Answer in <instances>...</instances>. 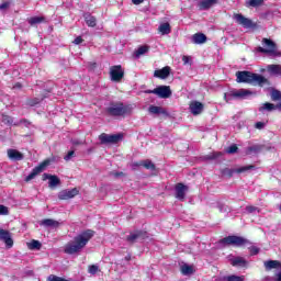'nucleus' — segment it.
I'll list each match as a JSON object with an SVG mask.
<instances>
[{"instance_id":"nucleus-5","label":"nucleus","mask_w":281,"mask_h":281,"mask_svg":"<svg viewBox=\"0 0 281 281\" xmlns=\"http://www.w3.org/2000/svg\"><path fill=\"white\" fill-rule=\"evenodd\" d=\"M262 45L266 47H257L256 52L259 54H268V56H272V58H278L281 56L280 50H278V46L274 44L273 41L269 38H263L262 40Z\"/></svg>"},{"instance_id":"nucleus-2","label":"nucleus","mask_w":281,"mask_h":281,"mask_svg":"<svg viewBox=\"0 0 281 281\" xmlns=\"http://www.w3.org/2000/svg\"><path fill=\"white\" fill-rule=\"evenodd\" d=\"M237 82H247L248 85H258V87H265L269 83V80L261 75L249 72V71H238L236 74Z\"/></svg>"},{"instance_id":"nucleus-1","label":"nucleus","mask_w":281,"mask_h":281,"mask_svg":"<svg viewBox=\"0 0 281 281\" xmlns=\"http://www.w3.org/2000/svg\"><path fill=\"white\" fill-rule=\"evenodd\" d=\"M95 232L88 229L80 234H78L76 237H74L72 240L68 241L65 247L64 251L65 254H68V256H74V254H80V250L83 247H87V244L91 238H93Z\"/></svg>"},{"instance_id":"nucleus-28","label":"nucleus","mask_w":281,"mask_h":281,"mask_svg":"<svg viewBox=\"0 0 281 281\" xmlns=\"http://www.w3.org/2000/svg\"><path fill=\"white\" fill-rule=\"evenodd\" d=\"M231 263L233 267H246L247 266V260L243 257H235L231 259Z\"/></svg>"},{"instance_id":"nucleus-30","label":"nucleus","mask_w":281,"mask_h":281,"mask_svg":"<svg viewBox=\"0 0 281 281\" xmlns=\"http://www.w3.org/2000/svg\"><path fill=\"white\" fill-rule=\"evenodd\" d=\"M262 150V146L254 145L246 149V155H258Z\"/></svg>"},{"instance_id":"nucleus-43","label":"nucleus","mask_w":281,"mask_h":281,"mask_svg":"<svg viewBox=\"0 0 281 281\" xmlns=\"http://www.w3.org/2000/svg\"><path fill=\"white\" fill-rule=\"evenodd\" d=\"M8 214V206L0 204V216H7Z\"/></svg>"},{"instance_id":"nucleus-18","label":"nucleus","mask_w":281,"mask_h":281,"mask_svg":"<svg viewBox=\"0 0 281 281\" xmlns=\"http://www.w3.org/2000/svg\"><path fill=\"white\" fill-rule=\"evenodd\" d=\"M7 155L11 161H23V154L16 149H8Z\"/></svg>"},{"instance_id":"nucleus-47","label":"nucleus","mask_w":281,"mask_h":281,"mask_svg":"<svg viewBox=\"0 0 281 281\" xmlns=\"http://www.w3.org/2000/svg\"><path fill=\"white\" fill-rule=\"evenodd\" d=\"M74 155H75L74 150L69 151V153L64 157L65 161H69V159H71V157H74Z\"/></svg>"},{"instance_id":"nucleus-9","label":"nucleus","mask_w":281,"mask_h":281,"mask_svg":"<svg viewBox=\"0 0 281 281\" xmlns=\"http://www.w3.org/2000/svg\"><path fill=\"white\" fill-rule=\"evenodd\" d=\"M233 19L234 21H236V23H238V25H241L243 27H246V29L254 27V22L250 19L245 18V15L240 13L234 14Z\"/></svg>"},{"instance_id":"nucleus-10","label":"nucleus","mask_w":281,"mask_h":281,"mask_svg":"<svg viewBox=\"0 0 281 281\" xmlns=\"http://www.w3.org/2000/svg\"><path fill=\"white\" fill-rule=\"evenodd\" d=\"M80 191L77 188L74 189H66L58 193V199L60 201H67L69 199H74V196H78Z\"/></svg>"},{"instance_id":"nucleus-21","label":"nucleus","mask_w":281,"mask_h":281,"mask_svg":"<svg viewBox=\"0 0 281 281\" xmlns=\"http://www.w3.org/2000/svg\"><path fill=\"white\" fill-rule=\"evenodd\" d=\"M142 166L147 170H155V164H153L150 160H140L132 164V168H139Z\"/></svg>"},{"instance_id":"nucleus-52","label":"nucleus","mask_w":281,"mask_h":281,"mask_svg":"<svg viewBox=\"0 0 281 281\" xmlns=\"http://www.w3.org/2000/svg\"><path fill=\"white\" fill-rule=\"evenodd\" d=\"M280 111L281 113V102L274 105V111Z\"/></svg>"},{"instance_id":"nucleus-50","label":"nucleus","mask_w":281,"mask_h":281,"mask_svg":"<svg viewBox=\"0 0 281 281\" xmlns=\"http://www.w3.org/2000/svg\"><path fill=\"white\" fill-rule=\"evenodd\" d=\"M182 63H183L184 65H188V63H190V57L183 56V57H182Z\"/></svg>"},{"instance_id":"nucleus-25","label":"nucleus","mask_w":281,"mask_h":281,"mask_svg":"<svg viewBox=\"0 0 281 281\" xmlns=\"http://www.w3.org/2000/svg\"><path fill=\"white\" fill-rule=\"evenodd\" d=\"M267 71L268 74H271V76H281V65H268Z\"/></svg>"},{"instance_id":"nucleus-44","label":"nucleus","mask_w":281,"mask_h":281,"mask_svg":"<svg viewBox=\"0 0 281 281\" xmlns=\"http://www.w3.org/2000/svg\"><path fill=\"white\" fill-rule=\"evenodd\" d=\"M246 212H248V214H254V212H260V211L256 206H246Z\"/></svg>"},{"instance_id":"nucleus-6","label":"nucleus","mask_w":281,"mask_h":281,"mask_svg":"<svg viewBox=\"0 0 281 281\" xmlns=\"http://www.w3.org/2000/svg\"><path fill=\"white\" fill-rule=\"evenodd\" d=\"M248 240L240 236H227L220 240V245L225 247V245H233L234 247H243V245H247Z\"/></svg>"},{"instance_id":"nucleus-37","label":"nucleus","mask_w":281,"mask_h":281,"mask_svg":"<svg viewBox=\"0 0 281 281\" xmlns=\"http://www.w3.org/2000/svg\"><path fill=\"white\" fill-rule=\"evenodd\" d=\"M225 281H245V277H238V276H228V277H224Z\"/></svg>"},{"instance_id":"nucleus-57","label":"nucleus","mask_w":281,"mask_h":281,"mask_svg":"<svg viewBox=\"0 0 281 281\" xmlns=\"http://www.w3.org/2000/svg\"><path fill=\"white\" fill-rule=\"evenodd\" d=\"M145 93H154L155 94V90H145Z\"/></svg>"},{"instance_id":"nucleus-55","label":"nucleus","mask_w":281,"mask_h":281,"mask_svg":"<svg viewBox=\"0 0 281 281\" xmlns=\"http://www.w3.org/2000/svg\"><path fill=\"white\" fill-rule=\"evenodd\" d=\"M21 83H15L14 86H13V89H21Z\"/></svg>"},{"instance_id":"nucleus-19","label":"nucleus","mask_w":281,"mask_h":281,"mask_svg":"<svg viewBox=\"0 0 281 281\" xmlns=\"http://www.w3.org/2000/svg\"><path fill=\"white\" fill-rule=\"evenodd\" d=\"M188 191V187L183 183H178L176 186V199L179 201H183L186 199V192Z\"/></svg>"},{"instance_id":"nucleus-20","label":"nucleus","mask_w":281,"mask_h":281,"mask_svg":"<svg viewBox=\"0 0 281 281\" xmlns=\"http://www.w3.org/2000/svg\"><path fill=\"white\" fill-rule=\"evenodd\" d=\"M218 3V0H200L198 2L199 10H210V8H214Z\"/></svg>"},{"instance_id":"nucleus-27","label":"nucleus","mask_w":281,"mask_h":281,"mask_svg":"<svg viewBox=\"0 0 281 281\" xmlns=\"http://www.w3.org/2000/svg\"><path fill=\"white\" fill-rule=\"evenodd\" d=\"M180 271H181L182 276H192V273H194V266L183 263L180 267Z\"/></svg>"},{"instance_id":"nucleus-16","label":"nucleus","mask_w":281,"mask_h":281,"mask_svg":"<svg viewBox=\"0 0 281 281\" xmlns=\"http://www.w3.org/2000/svg\"><path fill=\"white\" fill-rule=\"evenodd\" d=\"M48 179V187L49 188H56V186H60V178L57 176H52L49 173L43 175V181H47Z\"/></svg>"},{"instance_id":"nucleus-22","label":"nucleus","mask_w":281,"mask_h":281,"mask_svg":"<svg viewBox=\"0 0 281 281\" xmlns=\"http://www.w3.org/2000/svg\"><path fill=\"white\" fill-rule=\"evenodd\" d=\"M168 76H170V67H164L161 69L155 70L154 72V77L155 78H160L161 80H166V78H168Z\"/></svg>"},{"instance_id":"nucleus-17","label":"nucleus","mask_w":281,"mask_h":281,"mask_svg":"<svg viewBox=\"0 0 281 281\" xmlns=\"http://www.w3.org/2000/svg\"><path fill=\"white\" fill-rule=\"evenodd\" d=\"M192 115H201L203 113V103L199 101H192L189 105Z\"/></svg>"},{"instance_id":"nucleus-35","label":"nucleus","mask_w":281,"mask_h":281,"mask_svg":"<svg viewBox=\"0 0 281 281\" xmlns=\"http://www.w3.org/2000/svg\"><path fill=\"white\" fill-rule=\"evenodd\" d=\"M85 19H86V23L89 27H95V18L94 16L88 14L85 16Z\"/></svg>"},{"instance_id":"nucleus-11","label":"nucleus","mask_w":281,"mask_h":281,"mask_svg":"<svg viewBox=\"0 0 281 281\" xmlns=\"http://www.w3.org/2000/svg\"><path fill=\"white\" fill-rule=\"evenodd\" d=\"M46 166H49V160H44L42 164L35 167L32 172L25 178V181H32V179H35L37 175H41V172L45 170Z\"/></svg>"},{"instance_id":"nucleus-46","label":"nucleus","mask_w":281,"mask_h":281,"mask_svg":"<svg viewBox=\"0 0 281 281\" xmlns=\"http://www.w3.org/2000/svg\"><path fill=\"white\" fill-rule=\"evenodd\" d=\"M265 122H257L255 124V128H258V131H262V128H265Z\"/></svg>"},{"instance_id":"nucleus-58","label":"nucleus","mask_w":281,"mask_h":281,"mask_svg":"<svg viewBox=\"0 0 281 281\" xmlns=\"http://www.w3.org/2000/svg\"><path fill=\"white\" fill-rule=\"evenodd\" d=\"M34 104H38V101H35L33 103H30L31 106H34Z\"/></svg>"},{"instance_id":"nucleus-29","label":"nucleus","mask_w":281,"mask_h":281,"mask_svg":"<svg viewBox=\"0 0 281 281\" xmlns=\"http://www.w3.org/2000/svg\"><path fill=\"white\" fill-rule=\"evenodd\" d=\"M158 32H160V34L162 36H166V34H170L171 29H170V23L166 22L159 25L158 27Z\"/></svg>"},{"instance_id":"nucleus-33","label":"nucleus","mask_w":281,"mask_h":281,"mask_svg":"<svg viewBox=\"0 0 281 281\" xmlns=\"http://www.w3.org/2000/svg\"><path fill=\"white\" fill-rule=\"evenodd\" d=\"M259 111L262 113V111H276V104L266 102L262 104V106L259 108Z\"/></svg>"},{"instance_id":"nucleus-45","label":"nucleus","mask_w":281,"mask_h":281,"mask_svg":"<svg viewBox=\"0 0 281 281\" xmlns=\"http://www.w3.org/2000/svg\"><path fill=\"white\" fill-rule=\"evenodd\" d=\"M249 249H250L251 256H257V254H259V251H260V248H258L256 246H251Z\"/></svg>"},{"instance_id":"nucleus-4","label":"nucleus","mask_w":281,"mask_h":281,"mask_svg":"<svg viewBox=\"0 0 281 281\" xmlns=\"http://www.w3.org/2000/svg\"><path fill=\"white\" fill-rule=\"evenodd\" d=\"M106 113L112 117H124V115H131V113H133V108L122 102L111 103L110 106L106 108Z\"/></svg>"},{"instance_id":"nucleus-56","label":"nucleus","mask_w":281,"mask_h":281,"mask_svg":"<svg viewBox=\"0 0 281 281\" xmlns=\"http://www.w3.org/2000/svg\"><path fill=\"white\" fill-rule=\"evenodd\" d=\"M277 281H281V272L277 273Z\"/></svg>"},{"instance_id":"nucleus-36","label":"nucleus","mask_w":281,"mask_h":281,"mask_svg":"<svg viewBox=\"0 0 281 281\" xmlns=\"http://www.w3.org/2000/svg\"><path fill=\"white\" fill-rule=\"evenodd\" d=\"M147 52H148V46L138 47V49L135 53L136 58H139V56H144V54H147Z\"/></svg>"},{"instance_id":"nucleus-38","label":"nucleus","mask_w":281,"mask_h":281,"mask_svg":"<svg viewBox=\"0 0 281 281\" xmlns=\"http://www.w3.org/2000/svg\"><path fill=\"white\" fill-rule=\"evenodd\" d=\"M27 246L29 249H41V241L33 239Z\"/></svg>"},{"instance_id":"nucleus-31","label":"nucleus","mask_w":281,"mask_h":281,"mask_svg":"<svg viewBox=\"0 0 281 281\" xmlns=\"http://www.w3.org/2000/svg\"><path fill=\"white\" fill-rule=\"evenodd\" d=\"M266 269H281V263L278 260H269L265 262Z\"/></svg>"},{"instance_id":"nucleus-39","label":"nucleus","mask_w":281,"mask_h":281,"mask_svg":"<svg viewBox=\"0 0 281 281\" xmlns=\"http://www.w3.org/2000/svg\"><path fill=\"white\" fill-rule=\"evenodd\" d=\"M271 100H273V102L281 100V93L278 90H273L271 92Z\"/></svg>"},{"instance_id":"nucleus-7","label":"nucleus","mask_w":281,"mask_h":281,"mask_svg":"<svg viewBox=\"0 0 281 281\" xmlns=\"http://www.w3.org/2000/svg\"><path fill=\"white\" fill-rule=\"evenodd\" d=\"M110 78L112 82H120L124 78V69L121 65L112 66L110 68Z\"/></svg>"},{"instance_id":"nucleus-32","label":"nucleus","mask_w":281,"mask_h":281,"mask_svg":"<svg viewBox=\"0 0 281 281\" xmlns=\"http://www.w3.org/2000/svg\"><path fill=\"white\" fill-rule=\"evenodd\" d=\"M265 3V0H248L246 1V8H260Z\"/></svg>"},{"instance_id":"nucleus-15","label":"nucleus","mask_w":281,"mask_h":281,"mask_svg":"<svg viewBox=\"0 0 281 281\" xmlns=\"http://www.w3.org/2000/svg\"><path fill=\"white\" fill-rule=\"evenodd\" d=\"M146 238V232L136 231L131 233L130 236L126 237L127 243H137V240H144Z\"/></svg>"},{"instance_id":"nucleus-51","label":"nucleus","mask_w":281,"mask_h":281,"mask_svg":"<svg viewBox=\"0 0 281 281\" xmlns=\"http://www.w3.org/2000/svg\"><path fill=\"white\" fill-rule=\"evenodd\" d=\"M144 0H132V3H134V5H139Z\"/></svg>"},{"instance_id":"nucleus-23","label":"nucleus","mask_w":281,"mask_h":281,"mask_svg":"<svg viewBox=\"0 0 281 281\" xmlns=\"http://www.w3.org/2000/svg\"><path fill=\"white\" fill-rule=\"evenodd\" d=\"M148 111L151 115H168V112L164 108L157 105L149 106Z\"/></svg>"},{"instance_id":"nucleus-54","label":"nucleus","mask_w":281,"mask_h":281,"mask_svg":"<svg viewBox=\"0 0 281 281\" xmlns=\"http://www.w3.org/2000/svg\"><path fill=\"white\" fill-rule=\"evenodd\" d=\"M216 157L218 156H216V154H213L212 156H207L206 159H216Z\"/></svg>"},{"instance_id":"nucleus-53","label":"nucleus","mask_w":281,"mask_h":281,"mask_svg":"<svg viewBox=\"0 0 281 281\" xmlns=\"http://www.w3.org/2000/svg\"><path fill=\"white\" fill-rule=\"evenodd\" d=\"M218 210H220V212H226L227 211V210H225V205H223V204L218 205Z\"/></svg>"},{"instance_id":"nucleus-8","label":"nucleus","mask_w":281,"mask_h":281,"mask_svg":"<svg viewBox=\"0 0 281 281\" xmlns=\"http://www.w3.org/2000/svg\"><path fill=\"white\" fill-rule=\"evenodd\" d=\"M99 139L101 144H117L122 139V134L109 135L103 133L99 136Z\"/></svg>"},{"instance_id":"nucleus-42","label":"nucleus","mask_w":281,"mask_h":281,"mask_svg":"<svg viewBox=\"0 0 281 281\" xmlns=\"http://www.w3.org/2000/svg\"><path fill=\"white\" fill-rule=\"evenodd\" d=\"M98 271H99L98 266L92 265L89 267V273H91V276H95L98 273Z\"/></svg>"},{"instance_id":"nucleus-59","label":"nucleus","mask_w":281,"mask_h":281,"mask_svg":"<svg viewBox=\"0 0 281 281\" xmlns=\"http://www.w3.org/2000/svg\"><path fill=\"white\" fill-rule=\"evenodd\" d=\"M115 177H122V172L121 173H115Z\"/></svg>"},{"instance_id":"nucleus-14","label":"nucleus","mask_w":281,"mask_h":281,"mask_svg":"<svg viewBox=\"0 0 281 281\" xmlns=\"http://www.w3.org/2000/svg\"><path fill=\"white\" fill-rule=\"evenodd\" d=\"M0 240H2V243H4V245H7L9 249L14 245V240H12V235L3 228H0Z\"/></svg>"},{"instance_id":"nucleus-3","label":"nucleus","mask_w":281,"mask_h":281,"mask_svg":"<svg viewBox=\"0 0 281 281\" xmlns=\"http://www.w3.org/2000/svg\"><path fill=\"white\" fill-rule=\"evenodd\" d=\"M254 95H256V91L249 89H233L224 94V100L226 102H232V100H249Z\"/></svg>"},{"instance_id":"nucleus-48","label":"nucleus","mask_w":281,"mask_h":281,"mask_svg":"<svg viewBox=\"0 0 281 281\" xmlns=\"http://www.w3.org/2000/svg\"><path fill=\"white\" fill-rule=\"evenodd\" d=\"M82 41H83L82 37L78 36L75 38L74 43H75V45H80V43H82Z\"/></svg>"},{"instance_id":"nucleus-24","label":"nucleus","mask_w":281,"mask_h":281,"mask_svg":"<svg viewBox=\"0 0 281 281\" xmlns=\"http://www.w3.org/2000/svg\"><path fill=\"white\" fill-rule=\"evenodd\" d=\"M207 41V36L203 33H196L192 36V43L195 45H203Z\"/></svg>"},{"instance_id":"nucleus-34","label":"nucleus","mask_w":281,"mask_h":281,"mask_svg":"<svg viewBox=\"0 0 281 281\" xmlns=\"http://www.w3.org/2000/svg\"><path fill=\"white\" fill-rule=\"evenodd\" d=\"M27 21L31 25H38L40 23H43L45 21V18H43V16H32Z\"/></svg>"},{"instance_id":"nucleus-41","label":"nucleus","mask_w":281,"mask_h":281,"mask_svg":"<svg viewBox=\"0 0 281 281\" xmlns=\"http://www.w3.org/2000/svg\"><path fill=\"white\" fill-rule=\"evenodd\" d=\"M2 122H3V124H12V122H13L12 116L2 114Z\"/></svg>"},{"instance_id":"nucleus-49","label":"nucleus","mask_w":281,"mask_h":281,"mask_svg":"<svg viewBox=\"0 0 281 281\" xmlns=\"http://www.w3.org/2000/svg\"><path fill=\"white\" fill-rule=\"evenodd\" d=\"M9 7H10V3L4 2V3L0 4V10H7V8H9Z\"/></svg>"},{"instance_id":"nucleus-26","label":"nucleus","mask_w":281,"mask_h":281,"mask_svg":"<svg viewBox=\"0 0 281 281\" xmlns=\"http://www.w3.org/2000/svg\"><path fill=\"white\" fill-rule=\"evenodd\" d=\"M40 225H42L43 227L56 228V227H58V225H60V223H58V221H55V220H52V218H46V220H42L40 222Z\"/></svg>"},{"instance_id":"nucleus-13","label":"nucleus","mask_w":281,"mask_h":281,"mask_svg":"<svg viewBox=\"0 0 281 281\" xmlns=\"http://www.w3.org/2000/svg\"><path fill=\"white\" fill-rule=\"evenodd\" d=\"M254 168H256L254 165H248L240 168L225 169L224 175H228V177H233L236 173L240 175L241 172H247V170H254Z\"/></svg>"},{"instance_id":"nucleus-40","label":"nucleus","mask_w":281,"mask_h":281,"mask_svg":"<svg viewBox=\"0 0 281 281\" xmlns=\"http://www.w3.org/2000/svg\"><path fill=\"white\" fill-rule=\"evenodd\" d=\"M238 151V146L236 145H231L227 149H226V153L228 155H234V153H237Z\"/></svg>"},{"instance_id":"nucleus-12","label":"nucleus","mask_w":281,"mask_h":281,"mask_svg":"<svg viewBox=\"0 0 281 281\" xmlns=\"http://www.w3.org/2000/svg\"><path fill=\"white\" fill-rule=\"evenodd\" d=\"M154 95H158V98L167 99L172 95V90L168 86H159L154 89Z\"/></svg>"}]
</instances>
